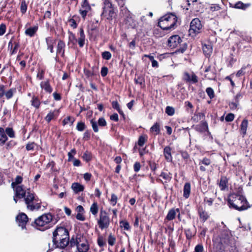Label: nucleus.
<instances>
[{
    "label": "nucleus",
    "instance_id": "e433bc0d",
    "mask_svg": "<svg viewBox=\"0 0 252 252\" xmlns=\"http://www.w3.org/2000/svg\"><path fill=\"white\" fill-rule=\"evenodd\" d=\"M148 140V136L143 134L139 136L136 144L140 147H142Z\"/></svg>",
    "mask_w": 252,
    "mask_h": 252
},
{
    "label": "nucleus",
    "instance_id": "680f3d73",
    "mask_svg": "<svg viewBox=\"0 0 252 252\" xmlns=\"http://www.w3.org/2000/svg\"><path fill=\"white\" fill-rule=\"evenodd\" d=\"M15 91V89H10L5 93V95L7 99L12 97L14 92Z\"/></svg>",
    "mask_w": 252,
    "mask_h": 252
},
{
    "label": "nucleus",
    "instance_id": "774afa93",
    "mask_svg": "<svg viewBox=\"0 0 252 252\" xmlns=\"http://www.w3.org/2000/svg\"><path fill=\"white\" fill-rule=\"evenodd\" d=\"M206 92L210 98L212 99L214 97V92L212 88L210 87L207 88L206 90Z\"/></svg>",
    "mask_w": 252,
    "mask_h": 252
},
{
    "label": "nucleus",
    "instance_id": "473e14b6",
    "mask_svg": "<svg viewBox=\"0 0 252 252\" xmlns=\"http://www.w3.org/2000/svg\"><path fill=\"white\" fill-rule=\"evenodd\" d=\"M150 131L151 132L153 133L156 135L159 134L160 132L159 123L158 122L154 123V124L150 128Z\"/></svg>",
    "mask_w": 252,
    "mask_h": 252
},
{
    "label": "nucleus",
    "instance_id": "f704fd0d",
    "mask_svg": "<svg viewBox=\"0 0 252 252\" xmlns=\"http://www.w3.org/2000/svg\"><path fill=\"white\" fill-rule=\"evenodd\" d=\"M99 207L97 202H94L91 205L90 211L94 216H96L98 212Z\"/></svg>",
    "mask_w": 252,
    "mask_h": 252
},
{
    "label": "nucleus",
    "instance_id": "7ed1b4c3",
    "mask_svg": "<svg viewBox=\"0 0 252 252\" xmlns=\"http://www.w3.org/2000/svg\"><path fill=\"white\" fill-rule=\"evenodd\" d=\"M25 202L28 210L31 211H38L41 209L42 202L31 188H27Z\"/></svg>",
    "mask_w": 252,
    "mask_h": 252
},
{
    "label": "nucleus",
    "instance_id": "c9c22d12",
    "mask_svg": "<svg viewBox=\"0 0 252 252\" xmlns=\"http://www.w3.org/2000/svg\"><path fill=\"white\" fill-rule=\"evenodd\" d=\"M202 50L206 56H209L212 52V46L210 44H205L203 45Z\"/></svg>",
    "mask_w": 252,
    "mask_h": 252
},
{
    "label": "nucleus",
    "instance_id": "9b49d317",
    "mask_svg": "<svg viewBox=\"0 0 252 252\" xmlns=\"http://www.w3.org/2000/svg\"><path fill=\"white\" fill-rule=\"evenodd\" d=\"M202 28L201 22L198 18L193 19L190 23V35L195 36L199 33Z\"/></svg>",
    "mask_w": 252,
    "mask_h": 252
},
{
    "label": "nucleus",
    "instance_id": "393cba45",
    "mask_svg": "<svg viewBox=\"0 0 252 252\" xmlns=\"http://www.w3.org/2000/svg\"><path fill=\"white\" fill-rule=\"evenodd\" d=\"M42 102L40 101L38 96L33 94L32 96L31 100V105L36 110L39 109Z\"/></svg>",
    "mask_w": 252,
    "mask_h": 252
},
{
    "label": "nucleus",
    "instance_id": "13d9d810",
    "mask_svg": "<svg viewBox=\"0 0 252 252\" xmlns=\"http://www.w3.org/2000/svg\"><path fill=\"white\" fill-rule=\"evenodd\" d=\"M97 245L100 248H102L106 245L105 241L104 240L103 237L101 236L98 237L97 239Z\"/></svg>",
    "mask_w": 252,
    "mask_h": 252
},
{
    "label": "nucleus",
    "instance_id": "052dcab7",
    "mask_svg": "<svg viewBox=\"0 0 252 252\" xmlns=\"http://www.w3.org/2000/svg\"><path fill=\"white\" fill-rule=\"evenodd\" d=\"M116 238L114 236L112 235V234H110L108 236V244L111 246H113L114 245L116 242Z\"/></svg>",
    "mask_w": 252,
    "mask_h": 252
},
{
    "label": "nucleus",
    "instance_id": "3c124183",
    "mask_svg": "<svg viewBox=\"0 0 252 252\" xmlns=\"http://www.w3.org/2000/svg\"><path fill=\"white\" fill-rule=\"evenodd\" d=\"M109 201L110 204L112 206H115L116 204H117V201H118V197H117V195H116L114 193H112L111 196V198L109 200Z\"/></svg>",
    "mask_w": 252,
    "mask_h": 252
},
{
    "label": "nucleus",
    "instance_id": "4c0bfd02",
    "mask_svg": "<svg viewBox=\"0 0 252 252\" xmlns=\"http://www.w3.org/2000/svg\"><path fill=\"white\" fill-rule=\"evenodd\" d=\"M75 247L76 248L79 252H87L89 249V245L87 242L84 244L78 245Z\"/></svg>",
    "mask_w": 252,
    "mask_h": 252
},
{
    "label": "nucleus",
    "instance_id": "2eb2a0df",
    "mask_svg": "<svg viewBox=\"0 0 252 252\" xmlns=\"http://www.w3.org/2000/svg\"><path fill=\"white\" fill-rule=\"evenodd\" d=\"M90 123L92 125L93 131L97 133L99 131L98 126L100 127H104L107 125V122L103 117H100L98 119L97 122L94 119L90 120Z\"/></svg>",
    "mask_w": 252,
    "mask_h": 252
},
{
    "label": "nucleus",
    "instance_id": "6e6d98bb",
    "mask_svg": "<svg viewBox=\"0 0 252 252\" xmlns=\"http://www.w3.org/2000/svg\"><path fill=\"white\" fill-rule=\"evenodd\" d=\"M183 195L186 198L189 197V182L186 183L184 186Z\"/></svg>",
    "mask_w": 252,
    "mask_h": 252
},
{
    "label": "nucleus",
    "instance_id": "cd10ccee",
    "mask_svg": "<svg viewBox=\"0 0 252 252\" xmlns=\"http://www.w3.org/2000/svg\"><path fill=\"white\" fill-rule=\"evenodd\" d=\"M218 184L220 190H224L228 187V181L227 178L225 176L221 177Z\"/></svg>",
    "mask_w": 252,
    "mask_h": 252
},
{
    "label": "nucleus",
    "instance_id": "8fccbe9b",
    "mask_svg": "<svg viewBox=\"0 0 252 252\" xmlns=\"http://www.w3.org/2000/svg\"><path fill=\"white\" fill-rule=\"evenodd\" d=\"M37 144L34 142H29L26 145V149L27 151H33Z\"/></svg>",
    "mask_w": 252,
    "mask_h": 252
},
{
    "label": "nucleus",
    "instance_id": "20e7f679",
    "mask_svg": "<svg viewBox=\"0 0 252 252\" xmlns=\"http://www.w3.org/2000/svg\"><path fill=\"white\" fill-rule=\"evenodd\" d=\"M177 22V17L174 13H168L161 17L158 22V26L163 31L174 29Z\"/></svg>",
    "mask_w": 252,
    "mask_h": 252
},
{
    "label": "nucleus",
    "instance_id": "a19ab883",
    "mask_svg": "<svg viewBox=\"0 0 252 252\" xmlns=\"http://www.w3.org/2000/svg\"><path fill=\"white\" fill-rule=\"evenodd\" d=\"M81 8L79 10H92L91 6L88 1V0H84L81 3Z\"/></svg>",
    "mask_w": 252,
    "mask_h": 252
},
{
    "label": "nucleus",
    "instance_id": "864d4df0",
    "mask_svg": "<svg viewBox=\"0 0 252 252\" xmlns=\"http://www.w3.org/2000/svg\"><path fill=\"white\" fill-rule=\"evenodd\" d=\"M56 41V39H54L52 36H48L45 38V42L47 46L54 45Z\"/></svg>",
    "mask_w": 252,
    "mask_h": 252
},
{
    "label": "nucleus",
    "instance_id": "e2e57ef3",
    "mask_svg": "<svg viewBox=\"0 0 252 252\" xmlns=\"http://www.w3.org/2000/svg\"><path fill=\"white\" fill-rule=\"evenodd\" d=\"M91 138V131L90 130L87 129L83 133V139L85 141H88Z\"/></svg>",
    "mask_w": 252,
    "mask_h": 252
},
{
    "label": "nucleus",
    "instance_id": "bb28decb",
    "mask_svg": "<svg viewBox=\"0 0 252 252\" xmlns=\"http://www.w3.org/2000/svg\"><path fill=\"white\" fill-rule=\"evenodd\" d=\"M58 116V111L56 110L50 111L45 117V120L48 123H49L52 120L56 119Z\"/></svg>",
    "mask_w": 252,
    "mask_h": 252
},
{
    "label": "nucleus",
    "instance_id": "72a5a7b5",
    "mask_svg": "<svg viewBox=\"0 0 252 252\" xmlns=\"http://www.w3.org/2000/svg\"><path fill=\"white\" fill-rule=\"evenodd\" d=\"M23 178L22 176L18 175L16 177L15 181L12 182L11 186V187L14 189H16V188L18 186H20V184H21L23 182ZM21 185V186H22Z\"/></svg>",
    "mask_w": 252,
    "mask_h": 252
},
{
    "label": "nucleus",
    "instance_id": "f3484780",
    "mask_svg": "<svg viewBox=\"0 0 252 252\" xmlns=\"http://www.w3.org/2000/svg\"><path fill=\"white\" fill-rule=\"evenodd\" d=\"M65 43L62 39L58 40V44L57 45L56 54L57 55H61L63 58L65 56Z\"/></svg>",
    "mask_w": 252,
    "mask_h": 252
},
{
    "label": "nucleus",
    "instance_id": "6ab92c4d",
    "mask_svg": "<svg viewBox=\"0 0 252 252\" xmlns=\"http://www.w3.org/2000/svg\"><path fill=\"white\" fill-rule=\"evenodd\" d=\"M176 212L179 213V209L172 208L168 211L167 216L164 220V224H167L170 221L176 218Z\"/></svg>",
    "mask_w": 252,
    "mask_h": 252
},
{
    "label": "nucleus",
    "instance_id": "5701e85b",
    "mask_svg": "<svg viewBox=\"0 0 252 252\" xmlns=\"http://www.w3.org/2000/svg\"><path fill=\"white\" fill-rule=\"evenodd\" d=\"M171 148L170 146H167L163 149V155L165 160L168 162H172L173 158L171 155Z\"/></svg>",
    "mask_w": 252,
    "mask_h": 252
},
{
    "label": "nucleus",
    "instance_id": "a211bd4d",
    "mask_svg": "<svg viewBox=\"0 0 252 252\" xmlns=\"http://www.w3.org/2000/svg\"><path fill=\"white\" fill-rule=\"evenodd\" d=\"M159 177H161L164 180V181L163 182L160 179H157V181L159 183H161L163 184H164L165 183H169L171 181L172 178V175L167 170H166V171H163L161 172L160 174L159 175Z\"/></svg>",
    "mask_w": 252,
    "mask_h": 252
},
{
    "label": "nucleus",
    "instance_id": "603ef678",
    "mask_svg": "<svg viewBox=\"0 0 252 252\" xmlns=\"http://www.w3.org/2000/svg\"><path fill=\"white\" fill-rule=\"evenodd\" d=\"M74 17H77V16L75 15H73L72 18H70L68 20L70 26L73 29H76L78 26L75 20L74 19Z\"/></svg>",
    "mask_w": 252,
    "mask_h": 252
},
{
    "label": "nucleus",
    "instance_id": "1a4fd4ad",
    "mask_svg": "<svg viewBox=\"0 0 252 252\" xmlns=\"http://www.w3.org/2000/svg\"><path fill=\"white\" fill-rule=\"evenodd\" d=\"M110 224V219L108 213L101 209L99 213V219L97 220L99 228L101 230L107 229L109 227Z\"/></svg>",
    "mask_w": 252,
    "mask_h": 252
},
{
    "label": "nucleus",
    "instance_id": "39448f33",
    "mask_svg": "<svg viewBox=\"0 0 252 252\" xmlns=\"http://www.w3.org/2000/svg\"><path fill=\"white\" fill-rule=\"evenodd\" d=\"M52 221V213H45L34 220L32 221L31 225L40 231H44L50 228L49 223Z\"/></svg>",
    "mask_w": 252,
    "mask_h": 252
},
{
    "label": "nucleus",
    "instance_id": "09e8293b",
    "mask_svg": "<svg viewBox=\"0 0 252 252\" xmlns=\"http://www.w3.org/2000/svg\"><path fill=\"white\" fill-rule=\"evenodd\" d=\"M149 166L151 170L154 172V174H155L156 171L157 169L158 165L157 164L155 161H149L148 162Z\"/></svg>",
    "mask_w": 252,
    "mask_h": 252
},
{
    "label": "nucleus",
    "instance_id": "0e129e2a",
    "mask_svg": "<svg viewBox=\"0 0 252 252\" xmlns=\"http://www.w3.org/2000/svg\"><path fill=\"white\" fill-rule=\"evenodd\" d=\"M112 107L113 109L117 110L118 112L121 110L120 105L117 100L113 101L111 102Z\"/></svg>",
    "mask_w": 252,
    "mask_h": 252
},
{
    "label": "nucleus",
    "instance_id": "a878e982",
    "mask_svg": "<svg viewBox=\"0 0 252 252\" xmlns=\"http://www.w3.org/2000/svg\"><path fill=\"white\" fill-rule=\"evenodd\" d=\"M134 81L135 84L140 85L141 88L145 87V80L142 75H136Z\"/></svg>",
    "mask_w": 252,
    "mask_h": 252
},
{
    "label": "nucleus",
    "instance_id": "c756f323",
    "mask_svg": "<svg viewBox=\"0 0 252 252\" xmlns=\"http://www.w3.org/2000/svg\"><path fill=\"white\" fill-rule=\"evenodd\" d=\"M38 29V26H34L32 27L28 28L25 30V33L26 35L32 37L34 36Z\"/></svg>",
    "mask_w": 252,
    "mask_h": 252
},
{
    "label": "nucleus",
    "instance_id": "ddd939ff",
    "mask_svg": "<svg viewBox=\"0 0 252 252\" xmlns=\"http://www.w3.org/2000/svg\"><path fill=\"white\" fill-rule=\"evenodd\" d=\"M20 47L19 40L16 39L14 36H12L8 44V49L9 50L10 55L15 54Z\"/></svg>",
    "mask_w": 252,
    "mask_h": 252
},
{
    "label": "nucleus",
    "instance_id": "412c9836",
    "mask_svg": "<svg viewBox=\"0 0 252 252\" xmlns=\"http://www.w3.org/2000/svg\"><path fill=\"white\" fill-rule=\"evenodd\" d=\"M40 87L43 90L45 93L48 94H51L53 92V87L50 84V80L47 79L46 81H41L40 83Z\"/></svg>",
    "mask_w": 252,
    "mask_h": 252
},
{
    "label": "nucleus",
    "instance_id": "2f4dec72",
    "mask_svg": "<svg viewBox=\"0 0 252 252\" xmlns=\"http://www.w3.org/2000/svg\"><path fill=\"white\" fill-rule=\"evenodd\" d=\"M120 223V227L124 230L126 231H130L131 226L129 224V223L126 220H121L119 221Z\"/></svg>",
    "mask_w": 252,
    "mask_h": 252
},
{
    "label": "nucleus",
    "instance_id": "4468645a",
    "mask_svg": "<svg viewBox=\"0 0 252 252\" xmlns=\"http://www.w3.org/2000/svg\"><path fill=\"white\" fill-rule=\"evenodd\" d=\"M16 220L19 226L23 229H26L27 222H30L31 219H29L27 215L24 213H21L16 218Z\"/></svg>",
    "mask_w": 252,
    "mask_h": 252
},
{
    "label": "nucleus",
    "instance_id": "b1692460",
    "mask_svg": "<svg viewBox=\"0 0 252 252\" xmlns=\"http://www.w3.org/2000/svg\"><path fill=\"white\" fill-rule=\"evenodd\" d=\"M205 72L206 73L205 77L210 80H213L216 77V74L214 69L210 65L206 67Z\"/></svg>",
    "mask_w": 252,
    "mask_h": 252
},
{
    "label": "nucleus",
    "instance_id": "f03ea898",
    "mask_svg": "<svg viewBox=\"0 0 252 252\" xmlns=\"http://www.w3.org/2000/svg\"><path fill=\"white\" fill-rule=\"evenodd\" d=\"M228 204L230 208L242 211L251 207L245 197L237 193H231L228 197Z\"/></svg>",
    "mask_w": 252,
    "mask_h": 252
},
{
    "label": "nucleus",
    "instance_id": "49530a36",
    "mask_svg": "<svg viewBox=\"0 0 252 252\" xmlns=\"http://www.w3.org/2000/svg\"><path fill=\"white\" fill-rule=\"evenodd\" d=\"M87 126L85 122L83 121H79L77 123L76 125V129L79 131H83L86 129Z\"/></svg>",
    "mask_w": 252,
    "mask_h": 252
},
{
    "label": "nucleus",
    "instance_id": "ea45409f",
    "mask_svg": "<svg viewBox=\"0 0 252 252\" xmlns=\"http://www.w3.org/2000/svg\"><path fill=\"white\" fill-rule=\"evenodd\" d=\"M196 128L200 132L207 131L208 130V124L206 122H203L200 124L196 126Z\"/></svg>",
    "mask_w": 252,
    "mask_h": 252
},
{
    "label": "nucleus",
    "instance_id": "bf43d9fd",
    "mask_svg": "<svg viewBox=\"0 0 252 252\" xmlns=\"http://www.w3.org/2000/svg\"><path fill=\"white\" fill-rule=\"evenodd\" d=\"M165 113L168 116H172L175 114V109L173 107L168 106L165 108Z\"/></svg>",
    "mask_w": 252,
    "mask_h": 252
},
{
    "label": "nucleus",
    "instance_id": "6e6552de",
    "mask_svg": "<svg viewBox=\"0 0 252 252\" xmlns=\"http://www.w3.org/2000/svg\"><path fill=\"white\" fill-rule=\"evenodd\" d=\"M83 72L86 78L92 82L98 74V67L95 64L91 66L90 63H86L83 68Z\"/></svg>",
    "mask_w": 252,
    "mask_h": 252
},
{
    "label": "nucleus",
    "instance_id": "0eeeda50",
    "mask_svg": "<svg viewBox=\"0 0 252 252\" xmlns=\"http://www.w3.org/2000/svg\"><path fill=\"white\" fill-rule=\"evenodd\" d=\"M104 6L103 7V11L101 14V17H106L109 21H112L117 16V14L114 11L110 0H104L103 1Z\"/></svg>",
    "mask_w": 252,
    "mask_h": 252
},
{
    "label": "nucleus",
    "instance_id": "a18cd8bd",
    "mask_svg": "<svg viewBox=\"0 0 252 252\" xmlns=\"http://www.w3.org/2000/svg\"><path fill=\"white\" fill-rule=\"evenodd\" d=\"M82 158L85 161L89 162L92 159V154L90 152L86 151L84 153Z\"/></svg>",
    "mask_w": 252,
    "mask_h": 252
},
{
    "label": "nucleus",
    "instance_id": "f8f14e48",
    "mask_svg": "<svg viewBox=\"0 0 252 252\" xmlns=\"http://www.w3.org/2000/svg\"><path fill=\"white\" fill-rule=\"evenodd\" d=\"M26 187L24 185H22L18 186L16 189L14 190V195L13 196V199L16 203L19 199L24 198L25 199V197L26 195Z\"/></svg>",
    "mask_w": 252,
    "mask_h": 252
},
{
    "label": "nucleus",
    "instance_id": "c85d7f7f",
    "mask_svg": "<svg viewBox=\"0 0 252 252\" xmlns=\"http://www.w3.org/2000/svg\"><path fill=\"white\" fill-rule=\"evenodd\" d=\"M8 137L3 127H0V146H3L7 141Z\"/></svg>",
    "mask_w": 252,
    "mask_h": 252
},
{
    "label": "nucleus",
    "instance_id": "37998d69",
    "mask_svg": "<svg viewBox=\"0 0 252 252\" xmlns=\"http://www.w3.org/2000/svg\"><path fill=\"white\" fill-rule=\"evenodd\" d=\"M28 4L25 0H20V11L22 14L26 13L27 10Z\"/></svg>",
    "mask_w": 252,
    "mask_h": 252
},
{
    "label": "nucleus",
    "instance_id": "58836bf2",
    "mask_svg": "<svg viewBox=\"0 0 252 252\" xmlns=\"http://www.w3.org/2000/svg\"><path fill=\"white\" fill-rule=\"evenodd\" d=\"M248 125V121L246 119L244 120L241 124L240 131H241V133L243 134V137L246 134Z\"/></svg>",
    "mask_w": 252,
    "mask_h": 252
},
{
    "label": "nucleus",
    "instance_id": "4d7b16f0",
    "mask_svg": "<svg viewBox=\"0 0 252 252\" xmlns=\"http://www.w3.org/2000/svg\"><path fill=\"white\" fill-rule=\"evenodd\" d=\"M101 56L103 59L109 60L112 57V55L110 52L105 51L101 53Z\"/></svg>",
    "mask_w": 252,
    "mask_h": 252
},
{
    "label": "nucleus",
    "instance_id": "5fc2aeb1",
    "mask_svg": "<svg viewBox=\"0 0 252 252\" xmlns=\"http://www.w3.org/2000/svg\"><path fill=\"white\" fill-rule=\"evenodd\" d=\"M250 6V4H244L241 1L237 2L235 5V7L238 9H245Z\"/></svg>",
    "mask_w": 252,
    "mask_h": 252
},
{
    "label": "nucleus",
    "instance_id": "aec40b11",
    "mask_svg": "<svg viewBox=\"0 0 252 252\" xmlns=\"http://www.w3.org/2000/svg\"><path fill=\"white\" fill-rule=\"evenodd\" d=\"M191 11L193 12H202L203 10V7L202 3L199 0H191ZM191 4L190 3V6Z\"/></svg>",
    "mask_w": 252,
    "mask_h": 252
},
{
    "label": "nucleus",
    "instance_id": "de8ad7c7",
    "mask_svg": "<svg viewBox=\"0 0 252 252\" xmlns=\"http://www.w3.org/2000/svg\"><path fill=\"white\" fill-rule=\"evenodd\" d=\"M4 131L6 135H8L10 138H14L15 137V133L13 128L6 127Z\"/></svg>",
    "mask_w": 252,
    "mask_h": 252
},
{
    "label": "nucleus",
    "instance_id": "9d476101",
    "mask_svg": "<svg viewBox=\"0 0 252 252\" xmlns=\"http://www.w3.org/2000/svg\"><path fill=\"white\" fill-rule=\"evenodd\" d=\"M88 240L86 238L81 234H77L75 236L73 235L72 236L70 240V243L69 247L72 248L75 247L76 246L80 244H84L85 243H87Z\"/></svg>",
    "mask_w": 252,
    "mask_h": 252
},
{
    "label": "nucleus",
    "instance_id": "69168bd1",
    "mask_svg": "<svg viewBox=\"0 0 252 252\" xmlns=\"http://www.w3.org/2000/svg\"><path fill=\"white\" fill-rule=\"evenodd\" d=\"M188 47V44L187 43H184L182 45V47H180L179 48H178L176 51V53H183L187 49Z\"/></svg>",
    "mask_w": 252,
    "mask_h": 252
},
{
    "label": "nucleus",
    "instance_id": "338daca9",
    "mask_svg": "<svg viewBox=\"0 0 252 252\" xmlns=\"http://www.w3.org/2000/svg\"><path fill=\"white\" fill-rule=\"evenodd\" d=\"M45 74V70L44 69H39L37 72L36 77L39 80H42L44 79Z\"/></svg>",
    "mask_w": 252,
    "mask_h": 252
},
{
    "label": "nucleus",
    "instance_id": "423d86ee",
    "mask_svg": "<svg viewBox=\"0 0 252 252\" xmlns=\"http://www.w3.org/2000/svg\"><path fill=\"white\" fill-rule=\"evenodd\" d=\"M80 37L77 39L74 33L71 31H68V45L70 44L73 45H76L78 42L79 47L82 48L84 46L85 42V34L84 33V29L83 28H80L79 29Z\"/></svg>",
    "mask_w": 252,
    "mask_h": 252
},
{
    "label": "nucleus",
    "instance_id": "7c9ffc66",
    "mask_svg": "<svg viewBox=\"0 0 252 252\" xmlns=\"http://www.w3.org/2000/svg\"><path fill=\"white\" fill-rule=\"evenodd\" d=\"M71 188L75 193L83 191L85 189L84 186L79 183H72Z\"/></svg>",
    "mask_w": 252,
    "mask_h": 252
},
{
    "label": "nucleus",
    "instance_id": "79ce46f5",
    "mask_svg": "<svg viewBox=\"0 0 252 252\" xmlns=\"http://www.w3.org/2000/svg\"><path fill=\"white\" fill-rule=\"evenodd\" d=\"M17 143L14 140H10L7 142H5V149L6 150L9 151L12 149L14 146L17 145Z\"/></svg>",
    "mask_w": 252,
    "mask_h": 252
},
{
    "label": "nucleus",
    "instance_id": "4be33fe9",
    "mask_svg": "<svg viewBox=\"0 0 252 252\" xmlns=\"http://www.w3.org/2000/svg\"><path fill=\"white\" fill-rule=\"evenodd\" d=\"M64 215L61 209H57L55 210V212L53 215L52 214V221H54V223H57L60 219L64 217Z\"/></svg>",
    "mask_w": 252,
    "mask_h": 252
},
{
    "label": "nucleus",
    "instance_id": "f257e3e1",
    "mask_svg": "<svg viewBox=\"0 0 252 252\" xmlns=\"http://www.w3.org/2000/svg\"><path fill=\"white\" fill-rule=\"evenodd\" d=\"M52 242V247H50V243L48 244L49 249L47 252L53 251L56 248L64 249L67 246H69L70 240L68 229L63 226H57L56 229L53 232Z\"/></svg>",
    "mask_w": 252,
    "mask_h": 252
},
{
    "label": "nucleus",
    "instance_id": "c03bdc74",
    "mask_svg": "<svg viewBox=\"0 0 252 252\" xmlns=\"http://www.w3.org/2000/svg\"><path fill=\"white\" fill-rule=\"evenodd\" d=\"M75 121V118L73 117L68 116L64 118L62 121V124L63 126L67 125L68 123H70V125H73Z\"/></svg>",
    "mask_w": 252,
    "mask_h": 252
},
{
    "label": "nucleus",
    "instance_id": "dca6fc26",
    "mask_svg": "<svg viewBox=\"0 0 252 252\" xmlns=\"http://www.w3.org/2000/svg\"><path fill=\"white\" fill-rule=\"evenodd\" d=\"M182 42L180 36L178 35H174L170 36L167 40V46L171 49L176 48Z\"/></svg>",
    "mask_w": 252,
    "mask_h": 252
}]
</instances>
